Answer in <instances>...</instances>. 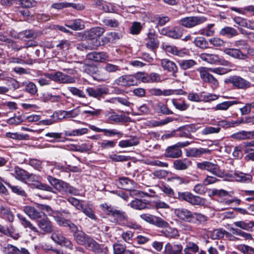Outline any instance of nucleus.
<instances>
[{"label":"nucleus","mask_w":254,"mask_h":254,"mask_svg":"<svg viewBox=\"0 0 254 254\" xmlns=\"http://www.w3.org/2000/svg\"><path fill=\"white\" fill-rule=\"evenodd\" d=\"M140 217L145 221L159 228H168L169 224L160 217L150 214H142Z\"/></svg>","instance_id":"6e6552de"},{"label":"nucleus","mask_w":254,"mask_h":254,"mask_svg":"<svg viewBox=\"0 0 254 254\" xmlns=\"http://www.w3.org/2000/svg\"><path fill=\"white\" fill-rule=\"evenodd\" d=\"M80 113V110L78 108H75L70 111H60L54 112L53 114L54 117L56 119H60V121L65 118H73L76 117Z\"/></svg>","instance_id":"dca6fc26"},{"label":"nucleus","mask_w":254,"mask_h":254,"mask_svg":"<svg viewBox=\"0 0 254 254\" xmlns=\"http://www.w3.org/2000/svg\"><path fill=\"white\" fill-rule=\"evenodd\" d=\"M197 167L201 170H206L217 177H222V173L220 169V167L217 164L209 161H203L198 163L197 164Z\"/></svg>","instance_id":"1a4fd4ad"},{"label":"nucleus","mask_w":254,"mask_h":254,"mask_svg":"<svg viewBox=\"0 0 254 254\" xmlns=\"http://www.w3.org/2000/svg\"><path fill=\"white\" fill-rule=\"evenodd\" d=\"M136 79V85H138L139 81L144 83H149V74L145 72H138L134 75Z\"/></svg>","instance_id":"4d7b16f0"},{"label":"nucleus","mask_w":254,"mask_h":254,"mask_svg":"<svg viewBox=\"0 0 254 254\" xmlns=\"http://www.w3.org/2000/svg\"><path fill=\"white\" fill-rule=\"evenodd\" d=\"M27 173L28 172L25 170L16 166L14 168L12 175L17 180L25 183L26 181V178H27Z\"/></svg>","instance_id":"7c9ffc66"},{"label":"nucleus","mask_w":254,"mask_h":254,"mask_svg":"<svg viewBox=\"0 0 254 254\" xmlns=\"http://www.w3.org/2000/svg\"><path fill=\"white\" fill-rule=\"evenodd\" d=\"M234 224L236 227L248 231L252 232L254 230V221L246 223L244 221H239L235 222Z\"/></svg>","instance_id":"72a5a7b5"},{"label":"nucleus","mask_w":254,"mask_h":254,"mask_svg":"<svg viewBox=\"0 0 254 254\" xmlns=\"http://www.w3.org/2000/svg\"><path fill=\"white\" fill-rule=\"evenodd\" d=\"M224 235H226L227 238L233 237L232 240L238 239L223 229L214 230L211 232L210 237L213 240L220 239L223 238Z\"/></svg>","instance_id":"a878e982"},{"label":"nucleus","mask_w":254,"mask_h":254,"mask_svg":"<svg viewBox=\"0 0 254 254\" xmlns=\"http://www.w3.org/2000/svg\"><path fill=\"white\" fill-rule=\"evenodd\" d=\"M231 137L236 140L250 139L249 131L242 130L231 135Z\"/></svg>","instance_id":"3c124183"},{"label":"nucleus","mask_w":254,"mask_h":254,"mask_svg":"<svg viewBox=\"0 0 254 254\" xmlns=\"http://www.w3.org/2000/svg\"><path fill=\"white\" fill-rule=\"evenodd\" d=\"M105 115L108 117V119L111 121L119 123L122 121L121 116L114 112H106Z\"/></svg>","instance_id":"774afa93"},{"label":"nucleus","mask_w":254,"mask_h":254,"mask_svg":"<svg viewBox=\"0 0 254 254\" xmlns=\"http://www.w3.org/2000/svg\"><path fill=\"white\" fill-rule=\"evenodd\" d=\"M207 217L205 215L198 213H193V219L191 223L197 225L204 224L207 221Z\"/></svg>","instance_id":"ea45409f"},{"label":"nucleus","mask_w":254,"mask_h":254,"mask_svg":"<svg viewBox=\"0 0 254 254\" xmlns=\"http://www.w3.org/2000/svg\"><path fill=\"white\" fill-rule=\"evenodd\" d=\"M81 211L90 219L94 220L97 219V217L94 214L93 209L89 205H85Z\"/></svg>","instance_id":"6e6d98bb"},{"label":"nucleus","mask_w":254,"mask_h":254,"mask_svg":"<svg viewBox=\"0 0 254 254\" xmlns=\"http://www.w3.org/2000/svg\"><path fill=\"white\" fill-rule=\"evenodd\" d=\"M115 83L121 86H130L136 85V79L134 75H123L115 81Z\"/></svg>","instance_id":"2eb2a0df"},{"label":"nucleus","mask_w":254,"mask_h":254,"mask_svg":"<svg viewBox=\"0 0 254 254\" xmlns=\"http://www.w3.org/2000/svg\"><path fill=\"white\" fill-rule=\"evenodd\" d=\"M136 188V186L134 187H132L130 188V190H129L128 191L129 192V194L131 196H138L140 197H143V196H148L150 197L151 195L149 194L148 192L142 191L140 190H135V188Z\"/></svg>","instance_id":"bf43d9fd"},{"label":"nucleus","mask_w":254,"mask_h":254,"mask_svg":"<svg viewBox=\"0 0 254 254\" xmlns=\"http://www.w3.org/2000/svg\"><path fill=\"white\" fill-rule=\"evenodd\" d=\"M176 215L180 219L191 223L193 219V213L186 208H177L175 210Z\"/></svg>","instance_id":"aec40b11"},{"label":"nucleus","mask_w":254,"mask_h":254,"mask_svg":"<svg viewBox=\"0 0 254 254\" xmlns=\"http://www.w3.org/2000/svg\"><path fill=\"white\" fill-rule=\"evenodd\" d=\"M236 103V102L234 101H225L217 104L213 109L215 111H226L230 107Z\"/></svg>","instance_id":"5fc2aeb1"},{"label":"nucleus","mask_w":254,"mask_h":254,"mask_svg":"<svg viewBox=\"0 0 254 254\" xmlns=\"http://www.w3.org/2000/svg\"><path fill=\"white\" fill-rule=\"evenodd\" d=\"M65 26L74 30H80L84 27L83 22L79 19L67 21Z\"/></svg>","instance_id":"2f4dec72"},{"label":"nucleus","mask_w":254,"mask_h":254,"mask_svg":"<svg viewBox=\"0 0 254 254\" xmlns=\"http://www.w3.org/2000/svg\"><path fill=\"white\" fill-rule=\"evenodd\" d=\"M180 66L184 70L190 68L196 64V63L193 60H181L178 62Z\"/></svg>","instance_id":"37998d69"},{"label":"nucleus","mask_w":254,"mask_h":254,"mask_svg":"<svg viewBox=\"0 0 254 254\" xmlns=\"http://www.w3.org/2000/svg\"><path fill=\"white\" fill-rule=\"evenodd\" d=\"M207 21V18L203 16H188L181 18L179 24L187 28H192Z\"/></svg>","instance_id":"20e7f679"},{"label":"nucleus","mask_w":254,"mask_h":254,"mask_svg":"<svg viewBox=\"0 0 254 254\" xmlns=\"http://www.w3.org/2000/svg\"><path fill=\"white\" fill-rule=\"evenodd\" d=\"M146 204V202L143 201L141 199H135L131 201L128 205L135 209L142 210L145 209L147 207Z\"/></svg>","instance_id":"58836bf2"},{"label":"nucleus","mask_w":254,"mask_h":254,"mask_svg":"<svg viewBox=\"0 0 254 254\" xmlns=\"http://www.w3.org/2000/svg\"><path fill=\"white\" fill-rule=\"evenodd\" d=\"M214 26V24H209L205 27L199 30L197 32H195V34L206 36V37L212 36L215 33V31L213 29Z\"/></svg>","instance_id":"c9c22d12"},{"label":"nucleus","mask_w":254,"mask_h":254,"mask_svg":"<svg viewBox=\"0 0 254 254\" xmlns=\"http://www.w3.org/2000/svg\"><path fill=\"white\" fill-rule=\"evenodd\" d=\"M4 183L11 189L12 192L22 197H27V193L22 187L19 186L12 185L9 183L5 182Z\"/></svg>","instance_id":"4c0bfd02"},{"label":"nucleus","mask_w":254,"mask_h":254,"mask_svg":"<svg viewBox=\"0 0 254 254\" xmlns=\"http://www.w3.org/2000/svg\"><path fill=\"white\" fill-rule=\"evenodd\" d=\"M198 70L199 72L201 79L204 82L209 83L214 87H216L218 86L219 82L217 79L215 78L212 74H210L204 68H199L198 69Z\"/></svg>","instance_id":"f3484780"},{"label":"nucleus","mask_w":254,"mask_h":254,"mask_svg":"<svg viewBox=\"0 0 254 254\" xmlns=\"http://www.w3.org/2000/svg\"><path fill=\"white\" fill-rule=\"evenodd\" d=\"M47 179L50 184L63 194H70L78 195L79 194V190L77 189L69 186L67 183L61 180L57 179L51 176H48Z\"/></svg>","instance_id":"f03ea898"},{"label":"nucleus","mask_w":254,"mask_h":254,"mask_svg":"<svg viewBox=\"0 0 254 254\" xmlns=\"http://www.w3.org/2000/svg\"><path fill=\"white\" fill-rule=\"evenodd\" d=\"M233 177L236 181L245 183H250L253 179L251 175L245 174L241 172H235L233 175Z\"/></svg>","instance_id":"cd10ccee"},{"label":"nucleus","mask_w":254,"mask_h":254,"mask_svg":"<svg viewBox=\"0 0 254 254\" xmlns=\"http://www.w3.org/2000/svg\"><path fill=\"white\" fill-rule=\"evenodd\" d=\"M100 207L109 216L111 222L122 226H128L127 225L128 217L126 212L116 209L106 203L101 204Z\"/></svg>","instance_id":"f257e3e1"},{"label":"nucleus","mask_w":254,"mask_h":254,"mask_svg":"<svg viewBox=\"0 0 254 254\" xmlns=\"http://www.w3.org/2000/svg\"><path fill=\"white\" fill-rule=\"evenodd\" d=\"M238 250L243 254H254V249L245 244L239 245Z\"/></svg>","instance_id":"338daca9"},{"label":"nucleus","mask_w":254,"mask_h":254,"mask_svg":"<svg viewBox=\"0 0 254 254\" xmlns=\"http://www.w3.org/2000/svg\"><path fill=\"white\" fill-rule=\"evenodd\" d=\"M139 143V141L136 139L131 138L128 140H123L119 142V146L121 147L125 148L135 146Z\"/></svg>","instance_id":"603ef678"},{"label":"nucleus","mask_w":254,"mask_h":254,"mask_svg":"<svg viewBox=\"0 0 254 254\" xmlns=\"http://www.w3.org/2000/svg\"><path fill=\"white\" fill-rule=\"evenodd\" d=\"M17 217L20 220L21 225L25 228H29L32 231L36 233H39V231L38 229L34 226L30 221L28 220L25 217L21 216L20 214H17Z\"/></svg>","instance_id":"473e14b6"},{"label":"nucleus","mask_w":254,"mask_h":254,"mask_svg":"<svg viewBox=\"0 0 254 254\" xmlns=\"http://www.w3.org/2000/svg\"><path fill=\"white\" fill-rule=\"evenodd\" d=\"M161 65L164 70L172 72L173 74L178 71V68L175 63L169 60L162 59L161 61Z\"/></svg>","instance_id":"bb28decb"},{"label":"nucleus","mask_w":254,"mask_h":254,"mask_svg":"<svg viewBox=\"0 0 254 254\" xmlns=\"http://www.w3.org/2000/svg\"><path fill=\"white\" fill-rule=\"evenodd\" d=\"M113 254H125L127 252L126 245L119 242L115 243L113 245Z\"/></svg>","instance_id":"c03bdc74"},{"label":"nucleus","mask_w":254,"mask_h":254,"mask_svg":"<svg viewBox=\"0 0 254 254\" xmlns=\"http://www.w3.org/2000/svg\"><path fill=\"white\" fill-rule=\"evenodd\" d=\"M224 52L229 56L240 60H245L247 57L246 54H243L241 51L237 49H226Z\"/></svg>","instance_id":"c756f323"},{"label":"nucleus","mask_w":254,"mask_h":254,"mask_svg":"<svg viewBox=\"0 0 254 254\" xmlns=\"http://www.w3.org/2000/svg\"><path fill=\"white\" fill-rule=\"evenodd\" d=\"M67 200L73 206H74L77 209L81 210L84 206L85 205L82 203V201L74 197H70L67 199Z\"/></svg>","instance_id":"680f3d73"},{"label":"nucleus","mask_w":254,"mask_h":254,"mask_svg":"<svg viewBox=\"0 0 254 254\" xmlns=\"http://www.w3.org/2000/svg\"><path fill=\"white\" fill-rule=\"evenodd\" d=\"M178 198L180 200H185L192 205H201L205 203V199L198 196L193 195L189 192H179Z\"/></svg>","instance_id":"0eeeda50"},{"label":"nucleus","mask_w":254,"mask_h":254,"mask_svg":"<svg viewBox=\"0 0 254 254\" xmlns=\"http://www.w3.org/2000/svg\"><path fill=\"white\" fill-rule=\"evenodd\" d=\"M7 247L8 254H30L28 251L23 248L18 249L11 245H8Z\"/></svg>","instance_id":"a18cd8bd"},{"label":"nucleus","mask_w":254,"mask_h":254,"mask_svg":"<svg viewBox=\"0 0 254 254\" xmlns=\"http://www.w3.org/2000/svg\"><path fill=\"white\" fill-rule=\"evenodd\" d=\"M167 181L172 183L173 184L179 186L182 184H187L189 183L188 180L183 177L175 176L167 179Z\"/></svg>","instance_id":"a19ab883"},{"label":"nucleus","mask_w":254,"mask_h":254,"mask_svg":"<svg viewBox=\"0 0 254 254\" xmlns=\"http://www.w3.org/2000/svg\"><path fill=\"white\" fill-rule=\"evenodd\" d=\"M86 91L90 97L99 99L102 95L108 93V89L105 87H88L86 88Z\"/></svg>","instance_id":"4be33fe9"},{"label":"nucleus","mask_w":254,"mask_h":254,"mask_svg":"<svg viewBox=\"0 0 254 254\" xmlns=\"http://www.w3.org/2000/svg\"><path fill=\"white\" fill-rule=\"evenodd\" d=\"M211 150L207 148H192L187 151V156L191 157H200L203 154H210Z\"/></svg>","instance_id":"5701e85b"},{"label":"nucleus","mask_w":254,"mask_h":254,"mask_svg":"<svg viewBox=\"0 0 254 254\" xmlns=\"http://www.w3.org/2000/svg\"><path fill=\"white\" fill-rule=\"evenodd\" d=\"M62 135V133L59 132H48L45 134V136L48 138V141L54 143L60 141Z\"/></svg>","instance_id":"8fccbe9b"},{"label":"nucleus","mask_w":254,"mask_h":254,"mask_svg":"<svg viewBox=\"0 0 254 254\" xmlns=\"http://www.w3.org/2000/svg\"><path fill=\"white\" fill-rule=\"evenodd\" d=\"M37 224L39 228L45 233H50L53 231L52 223L46 214L43 218L38 220Z\"/></svg>","instance_id":"6ab92c4d"},{"label":"nucleus","mask_w":254,"mask_h":254,"mask_svg":"<svg viewBox=\"0 0 254 254\" xmlns=\"http://www.w3.org/2000/svg\"><path fill=\"white\" fill-rule=\"evenodd\" d=\"M229 82L236 88L245 90L251 86L249 81L239 76H233L229 79Z\"/></svg>","instance_id":"f8f14e48"},{"label":"nucleus","mask_w":254,"mask_h":254,"mask_svg":"<svg viewBox=\"0 0 254 254\" xmlns=\"http://www.w3.org/2000/svg\"><path fill=\"white\" fill-rule=\"evenodd\" d=\"M169 172L164 170H155L152 173L153 179H163L168 175Z\"/></svg>","instance_id":"e2e57ef3"},{"label":"nucleus","mask_w":254,"mask_h":254,"mask_svg":"<svg viewBox=\"0 0 254 254\" xmlns=\"http://www.w3.org/2000/svg\"><path fill=\"white\" fill-rule=\"evenodd\" d=\"M172 103L175 107V108L180 111H185L187 110L189 107L185 101H178L176 99H173L172 100Z\"/></svg>","instance_id":"0e129e2a"},{"label":"nucleus","mask_w":254,"mask_h":254,"mask_svg":"<svg viewBox=\"0 0 254 254\" xmlns=\"http://www.w3.org/2000/svg\"><path fill=\"white\" fill-rule=\"evenodd\" d=\"M104 32L105 29L100 27H96L91 29L89 33L91 39L88 41V45L82 43L79 45L77 48L81 50L83 49L92 50L96 48L99 44L97 38L100 37Z\"/></svg>","instance_id":"7ed1b4c3"},{"label":"nucleus","mask_w":254,"mask_h":254,"mask_svg":"<svg viewBox=\"0 0 254 254\" xmlns=\"http://www.w3.org/2000/svg\"><path fill=\"white\" fill-rule=\"evenodd\" d=\"M51 238L52 240L58 245L64 246L70 250L73 249V244L68 239L65 238L59 231L52 233Z\"/></svg>","instance_id":"9b49d317"},{"label":"nucleus","mask_w":254,"mask_h":254,"mask_svg":"<svg viewBox=\"0 0 254 254\" xmlns=\"http://www.w3.org/2000/svg\"><path fill=\"white\" fill-rule=\"evenodd\" d=\"M159 42L157 38V35L155 31L150 30L147 34L146 47L150 50H153L159 47Z\"/></svg>","instance_id":"a211bd4d"},{"label":"nucleus","mask_w":254,"mask_h":254,"mask_svg":"<svg viewBox=\"0 0 254 254\" xmlns=\"http://www.w3.org/2000/svg\"><path fill=\"white\" fill-rule=\"evenodd\" d=\"M193 43L196 47L202 49L208 48V43L203 37H196L193 41Z\"/></svg>","instance_id":"49530a36"},{"label":"nucleus","mask_w":254,"mask_h":254,"mask_svg":"<svg viewBox=\"0 0 254 254\" xmlns=\"http://www.w3.org/2000/svg\"><path fill=\"white\" fill-rule=\"evenodd\" d=\"M102 22L104 25L111 28H117L119 25L118 21L115 19L106 18L103 19Z\"/></svg>","instance_id":"052dcab7"},{"label":"nucleus","mask_w":254,"mask_h":254,"mask_svg":"<svg viewBox=\"0 0 254 254\" xmlns=\"http://www.w3.org/2000/svg\"><path fill=\"white\" fill-rule=\"evenodd\" d=\"M220 131L219 127H206L201 130L203 135H208L213 133H217Z\"/></svg>","instance_id":"69168bd1"},{"label":"nucleus","mask_w":254,"mask_h":254,"mask_svg":"<svg viewBox=\"0 0 254 254\" xmlns=\"http://www.w3.org/2000/svg\"><path fill=\"white\" fill-rule=\"evenodd\" d=\"M44 75L53 81L62 84H71L75 82L74 77L66 74L61 71H58L54 73H45Z\"/></svg>","instance_id":"39448f33"},{"label":"nucleus","mask_w":254,"mask_h":254,"mask_svg":"<svg viewBox=\"0 0 254 254\" xmlns=\"http://www.w3.org/2000/svg\"><path fill=\"white\" fill-rule=\"evenodd\" d=\"M0 216L9 222H13L14 216L9 207L7 206H0Z\"/></svg>","instance_id":"c85d7f7f"},{"label":"nucleus","mask_w":254,"mask_h":254,"mask_svg":"<svg viewBox=\"0 0 254 254\" xmlns=\"http://www.w3.org/2000/svg\"><path fill=\"white\" fill-rule=\"evenodd\" d=\"M200 58L203 61L210 64H220L224 66H229L230 63L225 60H222L218 55L202 53L200 55Z\"/></svg>","instance_id":"9d476101"},{"label":"nucleus","mask_w":254,"mask_h":254,"mask_svg":"<svg viewBox=\"0 0 254 254\" xmlns=\"http://www.w3.org/2000/svg\"><path fill=\"white\" fill-rule=\"evenodd\" d=\"M71 226L70 231L73 233L74 240L78 244L84 245L89 237L82 231L78 230L76 225Z\"/></svg>","instance_id":"4468645a"},{"label":"nucleus","mask_w":254,"mask_h":254,"mask_svg":"<svg viewBox=\"0 0 254 254\" xmlns=\"http://www.w3.org/2000/svg\"><path fill=\"white\" fill-rule=\"evenodd\" d=\"M155 109L157 113L165 115H171L173 113L165 105L162 103L157 104L155 105Z\"/></svg>","instance_id":"de8ad7c7"},{"label":"nucleus","mask_w":254,"mask_h":254,"mask_svg":"<svg viewBox=\"0 0 254 254\" xmlns=\"http://www.w3.org/2000/svg\"><path fill=\"white\" fill-rule=\"evenodd\" d=\"M84 246L88 250L95 252L100 245L94 240L89 237Z\"/></svg>","instance_id":"864d4df0"},{"label":"nucleus","mask_w":254,"mask_h":254,"mask_svg":"<svg viewBox=\"0 0 254 254\" xmlns=\"http://www.w3.org/2000/svg\"><path fill=\"white\" fill-rule=\"evenodd\" d=\"M38 208L32 206L26 205L24 207L23 211L31 219L38 220L43 218V216H45V214L38 207Z\"/></svg>","instance_id":"ddd939ff"},{"label":"nucleus","mask_w":254,"mask_h":254,"mask_svg":"<svg viewBox=\"0 0 254 254\" xmlns=\"http://www.w3.org/2000/svg\"><path fill=\"white\" fill-rule=\"evenodd\" d=\"M23 85L25 87V91L30 94L34 95L37 92V88L34 83L32 82H25L23 83Z\"/></svg>","instance_id":"13d9d810"},{"label":"nucleus","mask_w":254,"mask_h":254,"mask_svg":"<svg viewBox=\"0 0 254 254\" xmlns=\"http://www.w3.org/2000/svg\"><path fill=\"white\" fill-rule=\"evenodd\" d=\"M191 161L188 159H177L173 162V167L177 170H185L191 165Z\"/></svg>","instance_id":"b1692460"},{"label":"nucleus","mask_w":254,"mask_h":254,"mask_svg":"<svg viewBox=\"0 0 254 254\" xmlns=\"http://www.w3.org/2000/svg\"><path fill=\"white\" fill-rule=\"evenodd\" d=\"M87 58L97 62H105L108 60L109 56L105 52H92L87 55Z\"/></svg>","instance_id":"393cba45"},{"label":"nucleus","mask_w":254,"mask_h":254,"mask_svg":"<svg viewBox=\"0 0 254 254\" xmlns=\"http://www.w3.org/2000/svg\"><path fill=\"white\" fill-rule=\"evenodd\" d=\"M220 35L231 38L238 34L237 31L231 27H225L222 28L219 32Z\"/></svg>","instance_id":"e433bc0d"},{"label":"nucleus","mask_w":254,"mask_h":254,"mask_svg":"<svg viewBox=\"0 0 254 254\" xmlns=\"http://www.w3.org/2000/svg\"><path fill=\"white\" fill-rule=\"evenodd\" d=\"M54 219L59 226L63 227H69L70 231L71 227H72L71 225H75L74 224L71 222L70 221L65 219L62 217L59 216L57 215L55 216Z\"/></svg>","instance_id":"79ce46f5"},{"label":"nucleus","mask_w":254,"mask_h":254,"mask_svg":"<svg viewBox=\"0 0 254 254\" xmlns=\"http://www.w3.org/2000/svg\"><path fill=\"white\" fill-rule=\"evenodd\" d=\"M183 248L181 244L167 243L164 247L165 254H182Z\"/></svg>","instance_id":"412c9836"},{"label":"nucleus","mask_w":254,"mask_h":254,"mask_svg":"<svg viewBox=\"0 0 254 254\" xmlns=\"http://www.w3.org/2000/svg\"><path fill=\"white\" fill-rule=\"evenodd\" d=\"M189 144V141L179 142L175 145L167 147L165 150V155L171 158H179L182 155V151L180 148L187 146Z\"/></svg>","instance_id":"423d86ee"},{"label":"nucleus","mask_w":254,"mask_h":254,"mask_svg":"<svg viewBox=\"0 0 254 254\" xmlns=\"http://www.w3.org/2000/svg\"><path fill=\"white\" fill-rule=\"evenodd\" d=\"M36 37V34L32 30H26L21 31L17 34V38L21 40L25 39L33 38Z\"/></svg>","instance_id":"09e8293b"},{"label":"nucleus","mask_w":254,"mask_h":254,"mask_svg":"<svg viewBox=\"0 0 254 254\" xmlns=\"http://www.w3.org/2000/svg\"><path fill=\"white\" fill-rule=\"evenodd\" d=\"M119 183L122 188L127 190H130L131 187L136 186L134 182L126 177L120 178L119 180Z\"/></svg>","instance_id":"f704fd0d"}]
</instances>
